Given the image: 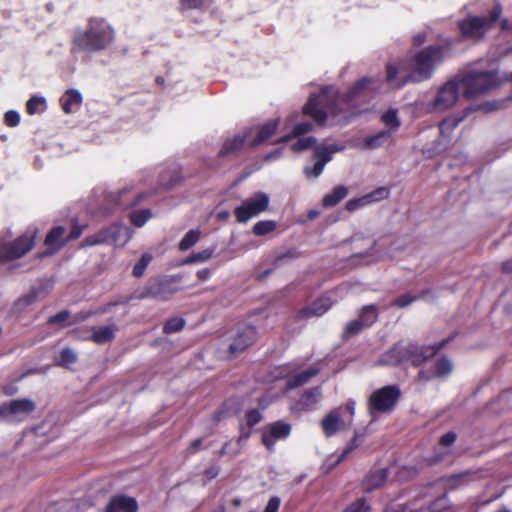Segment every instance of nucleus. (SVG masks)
<instances>
[{
    "instance_id": "1",
    "label": "nucleus",
    "mask_w": 512,
    "mask_h": 512,
    "mask_svg": "<svg viewBox=\"0 0 512 512\" xmlns=\"http://www.w3.org/2000/svg\"><path fill=\"white\" fill-rule=\"evenodd\" d=\"M443 58L440 47H428L417 53L411 63V67L389 64L387 66V81L394 88H400L408 81H421L427 79L434 68Z\"/></svg>"
},
{
    "instance_id": "2",
    "label": "nucleus",
    "mask_w": 512,
    "mask_h": 512,
    "mask_svg": "<svg viewBox=\"0 0 512 512\" xmlns=\"http://www.w3.org/2000/svg\"><path fill=\"white\" fill-rule=\"evenodd\" d=\"M114 39L112 27L100 18H91L85 31H78L72 41V51L93 52L106 48Z\"/></svg>"
},
{
    "instance_id": "3",
    "label": "nucleus",
    "mask_w": 512,
    "mask_h": 512,
    "mask_svg": "<svg viewBox=\"0 0 512 512\" xmlns=\"http://www.w3.org/2000/svg\"><path fill=\"white\" fill-rule=\"evenodd\" d=\"M502 81L497 71H470L459 82L460 89L467 98H475L499 87Z\"/></svg>"
},
{
    "instance_id": "4",
    "label": "nucleus",
    "mask_w": 512,
    "mask_h": 512,
    "mask_svg": "<svg viewBox=\"0 0 512 512\" xmlns=\"http://www.w3.org/2000/svg\"><path fill=\"white\" fill-rule=\"evenodd\" d=\"M344 100L343 96L336 97L334 89L327 88L322 90L320 94L311 96L303 107V112L311 116L317 123L322 124L327 113L333 116L337 114L336 106Z\"/></svg>"
},
{
    "instance_id": "5",
    "label": "nucleus",
    "mask_w": 512,
    "mask_h": 512,
    "mask_svg": "<svg viewBox=\"0 0 512 512\" xmlns=\"http://www.w3.org/2000/svg\"><path fill=\"white\" fill-rule=\"evenodd\" d=\"M270 197L265 192H256L244 199L234 210L235 218L240 223H246L250 219L268 210Z\"/></svg>"
},
{
    "instance_id": "6",
    "label": "nucleus",
    "mask_w": 512,
    "mask_h": 512,
    "mask_svg": "<svg viewBox=\"0 0 512 512\" xmlns=\"http://www.w3.org/2000/svg\"><path fill=\"white\" fill-rule=\"evenodd\" d=\"M400 394V389L395 385L384 386L374 391L369 398L370 413L390 412L395 407Z\"/></svg>"
},
{
    "instance_id": "7",
    "label": "nucleus",
    "mask_w": 512,
    "mask_h": 512,
    "mask_svg": "<svg viewBox=\"0 0 512 512\" xmlns=\"http://www.w3.org/2000/svg\"><path fill=\"white\" fill-rule=\"evenodd\" d=\"M37 234V229H31L26 231L10 245H4L0 252L1 257L5 259L22 257L34 247Z\"/></svg>"
},
{
    "instance_id": "8",
    "label": "nucleus",
    "mask_w": 512,
    "mask_h": 512,
    "mask_svg": "<svg viewBox=\"0 0 512 512\" xmlns=\"http://www.w3.org/2000/svg\"><path fill=\"white\" fill-rule=\"evenodd\" d=\"M500 14L501 8L496 7L492 11L490 20L479 17L469 18L460 23V29L463 35L470 38L479 39L488 29H490L491 24L498 20Z\"/></svg>"
},
{
    "instance_id": "9",
    "label": "nucleus",
    "mask_w": 512,
    "mask_h": 512,
    "mask_svg": "<svg viewBox=\"0 0 512 512\" xmlns=\"http://www.w3.org/2000/svg\"><path fill=\"white\" fill-rule=\"evenodd\" d=\"M291 432V425L283 421H275L262 428L261 438L264 446L272 450L277 441L285 439Z\"/></svg>"
},
{
    "instance_id": "10",
    "label": "nucleus",
    "mask_w": 512,
    "mask_h": 512,
    "mask_svg": "<svg viewBox=\"0 0 512 512\" xmlns=\"http://www.w3.org/2000/svg\"><path fill=\"white\" fill-rule=\"evenodd\" d=\"M460 85L449 82L445 84L438 92L434 102V109L436 111H445L454 106L458 100V91Z\"/></svg>"
},
{
    "instance_id": "11",
    "label": "nucleus",
    "mask_w": 512,
    "mask_h": 512,
    "mask_svg": "<svg viewBox=\"0 0 512 512\" xmlns=\"http://www.w3.org/2000/svg\"><path fill=\"white\" fill-rule=\"evenodd\" d=\"M257 338V331L253 326L243 328L233 339L229 346L231 354H236L248 348Z\"/></svg>"
},
{
    "instance_id": "12",
    "label": "nucleus",
    "mask_w": 512,
    "mask_h": 512,
    "mask_svg": "<svg viewBox=\"0 0 512 512\" xmlns=\"http://www.w3.org/2000/svg\"><path fill=\"white\" fill-rule=\"evenodd\" d=\"M279 121L277 119L269 121L262 126L249 130L251 135V141H249L250 147L261 144L262 142L269 139L277 130Z\"/></svg>"
},
{
    "instance_id": "13",
    "label": "nucleus",
    "mask_w": 512,
    "mask_h": 512,
    "mask_svg": "<svg viewBox=\"0 0 512 512\" xmlns=\"http://www.w3.org/2000/svg\"><path fill=\"white\" fill-rule=\"evenodd\" d=\"M138 503L135 498L125 495L113 497L106 506V512H137Z\"/></svg>"
},
{
    "instance_id": "14",
    "label": "nucleus",
    "mask_w": 512,
    "mask_h": 512,
    "mask_svg": "<svg viewBox=\"0 0 512 512\" xmlns=\"http://www.w3.org/2000/svg\"><path fill=\"white\" fill-rule=\"evenodd\" d=\"M443 344L431 346L424 349H419L413 345L408 347L409 359L413 365L422 364L427 358L432 357L442 347Z\"/></svg>"
},
{
    "instance_id": "15",
    "label": "nucleus",
    "mask_w": 512,
    "mask_h": 512,
    "mask_svg": "<svg viewBox=\"0 0 512 512\" xmlns=\"http://www.w3.org/2000/svg\"><path fill=\"white\" fill-rule=\"evenodd\" d=\"M321 426L326 436H332L344 427V422L335 410L322 419Z\"/></svg>"
},
{
    "instance_id": "16",
    "label": "nucleus",
    "mask_w": 512,
    "mask_h": 512,
    "mask_svg": "<svg viewBox=\"0 0 512 512\" xmlns=\"http://www.w3.org/2000/svg\"><path fill=\"white\" fill-rule=\"evenodd\" d=\"M35 409V403L30 399H17L4 405V411L12 415L29 414Z\"/></svg>"
},
{
    "instance_id": "17",
    "label": "nucleus",
    "mask_w": 512,
    "mask_h": 512,
    "mask_svg": "<svg viewBox=\"0 0 512 512\" xmlns=\"http://www.w3.org/2000/svg\"><path fill=\"white\" fill-rule=\"evenodd\" d=\"M332 306L329 299L323 298L315 301L311 306L306 307L300 311L302 318H308L313 316H321L326 313Z\"/></svg>"
},
{
    "instance_id": "18",
    "label": "nucleus",
    "mask_w": 512,
    "mask_h": 512,
    "mask_svg": "<svg viewBox=\"0 0 512 512\" xmlns=\"http://www.w3.org/2000/svg\"><path fill=\"white\" fill-rule=\"evenodd\" d=\"M65 229L61 226L55 227L47 234L45 238V245L51 249V253L59 250L64 244Z\"/></svg>"
},
{
    "instance_id": "19",
    "label": "nucleus",
    "mask_w": 512,
    "mask_h": 512,
    "mask_svg": "<svg viewBox=\"0 0 512 512\" xmlns=\"http://www.w3.org/2000/svg\"><path fill=\"white\" fill-rule=\"evenodd\" d=\"M115 326H100L92 329L90 339L96 344H104L115 338Z\"/></svg>"
},
{
    "instance_id": "20",
    "label": "nucleus",
    "mask_w": 512,
    "mask_h": 512,
    "mask_svg": "<svg viewBox=\"0 0 512 512\" xmlns=\"http://www.w3.org/2000/svg\"><path fill=\"white\" fill-rule=\"evenodd\" d=\"M82 103V96L79 91L68 90L61 98L62 109L65 113H71L74 108H78Z\"/></svg>"
},
{
    "instance_id": "21",
    "label": "nucleus",
    "mask_w": 512,
    "mask_h": 512,
    "mask_svg": "<svg viewBox=\"0 0 512 512\" xmlns=\"http://www.w3.org/2000/svg\"><path fill=\"white\" fill-rule=\"evenodd\" d=\"M251 139L249 131L245 132L243 135H238L233 139H229L225 142L222 152L224 154H228L240 150L244 146H250L249 141H251Z\"/></svg>"
},
{
    "instance_id": "22",
    "label": "nucleus",
    "mask_w": 512,
    "mask_h": 512,
    "mask_svg": "<svg viewBox=\"0 0 512 512\" xmlns=\"http://www.w3.org/2000/svg\"><path fill=\"white\" fill-rule=\"evenodd\" d=\"M388 473L386 469H378L367 476L364 485L365 490L371 492L381 487L387 480Z\"/></svg>"
},
{
    "instance_id": "23",
    "label": "nucleus",
    "mask_w": 512,
    "mask_h": 512,
    "mask_svg": "<svg viewBox=\"0 0 512 512\" xmlns=\"http://www.w3.org/2000/svg\"><path fill=\"white\" fill-rule=\"evenodd\" d=\"M319 373V369L315 367H311L297 375L290 377L287 380V386L289 388H296L308 383L313 377L317 376Z\"/></svg>"
},
{
    "instance_id": "24",
    "label": "nucleus",
    "mask_w": 512,
    "mask_h": 512,
    "mask_svg": "<svg viewBox=\"0 0 512 512\" xmlns=\"http://www.w3.org/2000/svg\"><path fill=\"white\" fill-rule=\"evenodd\" d=\"M321 397V389L319 387L312 388L307 390L297 403V408L299 410H304L315 405L319 398Z\"/></svg>"
},
{
    "instance_id": "25",
    "label": "nucleus",
    "mask_w": 512,
    "mask_h": 512,
    "mask_svg": "<svg viewBox=\"0 0 512 512\" xmlns=\"http://www.w3.org/2000/svg\"><path fill=\"white\" fill-rule=\"evenodd\" d=\"M348 194V190L345 186H336L330 193L326 194L323 198V206L332 207L337 205L342 199Z\"/></svg>"
},
{
    "instance_id": "26",
    "label": "nucleus",
    "mask_w": 512,
    "mask_h": 512,
    "mask_svg": "<svg viewBox=\"0 0 512 512\" xmlns=\"http://www.w3.org/2000/svg\"><path fill=\"white\" fill-rule=\"evenodd\" d=\"M200 237L201 232L199 229L188 231L179 242V249L181 251H187L199 241Z\"/></svg>"
},
{
    "instance_id": "27",
    "label": "nucleus",
    "mask_w": 512,
    "mask_h": 512,
    "mask_svg": "<svg viewBox=\"0 0 512 512\" xmlns=\"http://www.w3.org/2000/svg\"><path fill=\"white\" fill-rule=\"evenodd\" d=\"M378 318V310L375 305H367L361 309L360 321L365 326L372 325Z\"/></svg>"
},
{
    "instance_id": "28",
    "label": "nucleus",
    "mask_w": 512,
    "mask_h": 512,
    "mask_svg": "<svg viewBox=\"0 0 512 512\" xmlns=\"http://www.w3.org/2000/svg\"><path fill=\"white\" fill-rule=\"evenodd\" d=\"M277 228V223L274 220L258 221L253 226V233L257 236H263L273 232Z\"/></svg>"
},
{
    "instance_id": "29",
    "label": "nucleus",
    "mask_w": 512,
    "mask_h": 512,
    "mask_svg": "<svg viewBox=\"0 0 512 512\" xmlns=\"http://www.w3.org/2000/svg\"><path fill=\"white\" fill-rule=\"evenodd\" d=\"M340 150L341 148L337 146L317 147L315 150V157L318 160L325 161V163H327L331 160L332 155Z\"/></svg>"
},
{
    "instance_id": "30",
    "label": "nucleus",
    "mask_w": 512,
    "mask_h": 512,
    "mask_svg": "<svg viewBox=\"0 0 512 512\" xmlns=\"http://www.w3.org/2000/svg\"><path fill=\"white\" fill-rule=\"evenodd\" d=\"M152 216V212L149 209L134 211L130 218L131 222L137 226L142 227Z\"/></svg>"
},
{
    "instance_id": "31",
    "label": "nucleus",
    "mask_w": 512,
    "mask_h": 512,
    "mask_svg": "<svg viewBox=\"0 0 512 512\" xmlns=\"http://www.w3.org/2000/svg\"><path fill=\"white\" fill-rule=\"evenodd\" d=\"M312 129V125L309 124V123H301V124H297L294 129H293V133L292 134H287L285 136H283L282 138H280L278 142H288L290 141L293 137H296V136H299V135H302V134H305L307 132H309L310 130Z\"/></svg>"
},
{
    "instance_id": "32",
    "label": "nucleus",
    "mask_w": 512,
    "mask_h": 512,
    "mask_svg": "<svg viewBox=\"0 0 512 512\" xmlns=\"http://www.w3.org/2000/svg\"><path fill=\"white\" fill-rule=\"evenodd\" d=\"M76 361H77L76 352L70 348H65L60 353L58 365L67 367V366L75 363Z\"/></svg>"
},
{
    "instance_id": "33",
    "label": "nucleus",
    "mask_w": 512,
    "mask_h": 512,
    "mask_svg": "<svg viewBox=\"0 0 512 512\" xmlns=\"http://www.w3.org/2000/svg\"><path fill=\"white\" fill-rule=\"evenodd\" d=\"M45 106V99L42 97L34 96L30 98L26 104L27 113L33 115L42 110Z\"/></svg>"
},
{
    "instance_id": "34",
    "label": "nucleus",
    "mask_w": 512,
    "mask_h": 512,
    "mask_svg": "<svg viewBox=\"0 0 512 512\" xmlns=\"http://www.w3.org/2000/svg\"><path fill=\"white\" fill-rule=\"evenodd\" d=\"M214 250L213 249H204L200 252L194 253L190 255L186 260V264L191 263H198V262H205L209 260L213 255Z\"/></svg>"
},
{
    "instance_id": "35",
    "label": "nucleus",
    "mask_w": 512,
    "mask_h": 512,
    "mask_svg": "<svg viewBox=\"0 0 512 512\" xmlns=\"http://www.w3.org/2000/svg\"><path fill=\"white\" fill-rule=\"evenodd\" d=\"M185 326V320L182 318H174L167 321L164 325V332L166 334H171L175 332L181 331Z\"/></svg>"
},
{
    "instance_id": "36",
    "label": "nucleus",
    "mask_w": 512,
    "mask_h": 512,
    "mask_svg": "<svg viewBox=\"0 0 512 512\" xmlns=\"http://www.w3.org/2000/svg\"><path fill=\"white\" fill-rule=\"evenodd\" d=\"M151 260H152V256L150 254H148V253L143 254L141 259L139 260V262L136 263L135 266L133 267V275L135 277H141L144 274V272Z\"/></svg>"
},
{
    "instance_id": "37",
    "label": "nucleus",
    "mask_w": 512,
    "mask_h": 512,
    "mask_svg": "<svg viewBox=\"0 0 512 512\" xmlns=\"http://www.w3.org/2000/svg\"><path fill=\"white\" fill-rule=\"evenodd\" d=\"M452 371V364L449 359L441 358L435 364V375L445 376Z\"/></svg>"
},
{
    "instance_id": "38",
    "label": "nucleus",
    "mask_w": 512,
    "mask_h": 512,
    "mask_svg": "<svg viewBox=\"0 0 512 512\" xmlns=\"http://www.w3.org/2000/svg\"><path fill=\"white\" fill-rule=\"evenodd\" d=\"M389 137V133L380 132L374 136H371L365 140V146L367 148L373 149L380 146L387 138Z\"/></svg>"
},
{
    "instance_id": "39",
    "label": "nucleus",
    "mask_w": 512,
    "mask_h": 512,
    "mask_svg": "<svg viewBox=\"0 0 512 512\" xmlns=\"http://www.w3.org/2000/svg\"><path fill=\"white\" fill-rule=\"evenodd\" d=\"M370 506L361 498L350 504L343 512H369Z\"/></svg>"
},
{
    "instance_id": "40",
    "label": "nucleus",
    "mask_w": 512,
    "mask_h": 512,
    "mask_svg": "<svg viewBox=\"0 0 512 512\" xmlns=\"http://www.w3.org/2000/svg\"><path fill=\"white\" fill-rule=\"evenodd\" d=\"M388 195H389L388 189L382 187V188H378L375 191L365 195V197L367 198V201L370 204L372 202L383 200V199L387 198Z\"/></svg>"
},
{
    "instance_id": "41",
    "label": "nucleus",
    "mask_w": 512,
    "mask_h": 512,
    "mask_svg": "<svg viewBox=\"0 0 512 512\" xmlns=\"http://www.w3.org/2000/svg\"><path fill=\"white\" fill-rule=\"evenodd\" d=\"M382 121L392 128H397L400 125L397 118V113L394 110L387 111L385 114H383Z\"/></svg>"
},
{
    "instance_id": "42",
    "label": "nucleus",
    "mask_w": 512,
    "mask_h": 512,
    "mask_svg": "<svg viewBox=\"0 0 512 512\" xmlns=\"http://www.w3.org/2000/svg\"><path fill=\"white\" fill-rule=\"evenodd\" d=\"M325 161L317 160L312 168H305L304 172L307 177H318L325 167Z\"/></svg>"
},
{
    "instance_id": "43",
    "label": "nucleus",
    "mask_w": 512,
    "mask_h": 512,
    "mask_svg": "<svg viewBox=\"0 0 512 512\" xmlns=\"http://www.w3.org/2000/svg\"><path fill=\"white\" fill-rule=\"evenodd\" d=\"M365 325L360 320H353L347 323L345 336L355 335L362 330Z\"/></svg>"
},
{
    "instance_id": "44",
    "label": "nucleus",
    "mask_w": 512,
    "mask_h": 512,
    "mask_svg": "<svg viewBox=\"0 0 512 512\" xmlns=\"http://www.w3.org/2000/svg\"><path fill=\"white\" fill-rule=\"evenodd\" d=\"M262 420V414L257 409H252L246 413V422L250 427L255 426Z\"/></svg>"
},
{
    "instance_id": "45",
    "label": "nucleus",
    "mask_w": 512,
    "mask_h": 512,
    "mask_svg": "<svg viewBox=\"0 0 512 512\" xmlns=\"http://www.w3.org/2000/svg\"><path fill=\"white\" fill-rule=\"evenodd\" d=\"M315 142L316 140L312 137L300 139L295 144L292 145V150L296 152L303 151L311 147L312 144H314Z\"/></svg>"
},
{
    "instance_id": "46",
    "label": "nucleus",
    "mask_w": 512,
    "mask_h": 512,
    "mask_svg": "<svg viewBox=\"0 0 512 512\" xmlns=\"http://www.w3.org/2000/svg\"><path fill=\"white\" fill-rule=\"evenodd\" d=\"M4 120L6 125L10 127H15L20 122V115L18 112L10 110L5 113Z\"/></svg>"
},
{
    "instance_id": "47",
    "label": "nucleus",
    "mask_w": 512,
    "mask_h": 512,
    "mask_svg": "<svg viewBox=\"0 0 512 512\" xmlns=\"http://www.w3.org/2000/svg\"><path fill=\"white\" fill-rule=\"evenodd\" d=\"M416 297L414 296H411V295H402V296H399L398 298H396L392 305L393 306H396L398 308H404L408 305H410L413 301H415Z\"/></svg>"
},
{
    "instance_id": "48",
    "label": "nucleus",
    "mask_w": 512,
    "mask_h": 512,
    "mask_svg": "<svg viewBox=\"0 0 512 512\" xmlns=\"http://www.w3.org/2000/svg\"><path fill=\"white\" fill-rule=\"evenodd\" d=\"M369 204L368 201H367V198L365 197V195L361 198H358V199H351L347 202L346 204V208L349 210V211H354L356 210L357 208L359 207H362L364 205H367Z\"/></svg>"
},
{
    "instance_id": "49",
    "label": "nucleus",
    "mask_w": 512,
    "mask_h": 512,
    "mask_svg": "<svg viewBox=\"0 0 512 512\" xmlns=\"http://www.w3.org/2000/svg\"><path fill=\"white\" fill-rule=\"evenodd\" d=\"M357 440L354 438L349 445L343 450V452L337 457L336 461L334 462L333 466L337 465L341 461H343L347 455L357 447Z\"/></svg>"
},
{
    "instance_id": "50",
    "label": "nucleus",
    "mask_w": 512,
    "mask_h": 512,
    "mask_svg": "<svg viewBox=\"0 0 512 512\" xmlns=\"http://www.w3.org/2000/svg\"><path fill=\"white\" fill-rule=\"evenodd\" d=\"M370 84H373L372 80H370L368 78L361 79L353 87L352 95H356V94L360 93Z\"/></svg>"
},
{
    "instance_id": "51",
    "label": "nucleus",
    "mask_w": 512,
    "mask_h": 512,
    "mask_svg": "<svg viewBox=\"0 0 512 512\" xmlns=\"http://www.w3.org/2000/svg\"><path fill=\"white\" fill-rule=\"evenodd\" d=\"M280 506V499L278 497H272L269 499L265 512H278Z\"/></svg>"
},
{
    "instance_id": "52",
    "label": "nucleus",
    "mask_w": 512,
    "mask_h": 512,
    "mask_svg": "<svg viewBox=\"0 0 512 512\" xmlns=\"http://www.w3.org/2000/svg\"><path fill=\"white\" fill-rule=\"evenodd\" d=\"M456 437L454 432H448L440 438V444L443 446H451L455 442Z\"/></svg>"
},
{
    "instance_id": "53",
    "label": "nucleus",
    "mask_w": 512,
    "mask_h": 512,
    "mask_svg": "<svg viewBox=\"0 0 512 512\" xmlns=\"http://www.w3.org/2000/svg\"><path fill=\"white\" fill-rule=\"evenodd\" d=\"M68 317H69L68 311H61V312L51 316L49 318L48 322L51 324L61 323V322L65 321Z\"/></svg>"
},
{
    "instance_id": "54",
    "label": "nucleus",
    "mask_w": 512,
    "mask_h": 512,
    "mask_svg": "<svg viewBox=\"0 0 512 512\" xmlns=\"http://www.w3.org/2000/svg\"><path fill=\"white\" fill-rule=\"evenodd\" d=\"M210 0H182V5L185 8H197L202 6L205 2H209Z\"/></svg>"
},
{
    "instance_id": "55",
    "label": "nucleus",
    "mask_w": 512,
    "mask_h": 512,
    "mask_svg": "<svg viewBox=\"0 0 512 512\" xmlns=\"http://www.w3.org/2000/svg\"><path fill=\"white\" fill-rule=\"evenodd\" d=\"M81 234H82V228H81V227H79V226H75V227L72 229V231H71L70 235L68 236V239H69V240L77 239V238H79V237H80V235H81Z\"/></svg>"
},
{
    "instance_id": "56",
    "label": "nucleus",
    "mask_w": 512,
    "mask_h": 512,
    "mask_svg": "<svg viewBox=\"0 0 512 512\" xmlns=\"http://www.w3.org/2000/svg\"><path fill=\"white\" fill-rule=\"evenodd\" d=\"M210 275L211 272L209 269H202L197 272L198 278L201 279L202 281L207 280L210 277Z\"/></svg>"
},
{
    "instance_id": "57",
    "label": "nucleus",
    "mask_w": 512,
    "mask_h": 512,
    "mask_svg": "<svg viewBox=\"0 0 512 512\" xmlns=\"http://www.w3.org/2000/svg\"><path fill=\"white\" fill-rule=\"evenodd\" d=\"M201 444H202L201 439H195L194 441H192L190 448H189L190 452L194 453L195 451H197L200 448Z\"/></svg>"
},
{
    "instance_id": "58",
    "label": "nucleus",
    "mask_w": 512,
    "mask_h": 512,
    "mask_svg": "<svg viewBox=\"0 0 512 512\" xmlns=\"http://www.w3.org/2000/svg\"><path fill=\"white\" fill-rule=\"evenodd\" d=\"M502 270L507 273L512 272V259H509V260H506L505 262H503Z\"/></svg>"
},
{
    "instance_id": "59",
    "label": "nucleus",
    "mask_w": 512,
    "mask_h": 512,
    "mask_svg": "<svg viewBox=\"0 0 512 512\" xmlns=\"http://www.w3.org/2000/svg\"><path fill=\"white\" fill-rule=\"evenodd\" d=\"M161 286L163 288V291L164 292L168 291L169 294H172L177 291L176 288H170L169 281H165V282L161 283Z\"/></svg>"
},
{
    "instance_id": "60",
    "label": "nucleus",
    "mask_w": 512,
    "mask_h": 512,
    "mask_svg": "<svg viewBox=\"0 0 512 512\" xmlns=\"http://www.w3.org/2000/svg\"><path fill=\"white\" fill-rule=\"evenodd\" d=\"M224 415H225L224 411L219 410L214 413L213 418L216 422H218L224 418Z\"/></svg>"
},
{
    "instance_id": "61",
    "label": "nucleus",
    "mask_w": 512,
    "mask_h": 512,
    "mask_svg": "<svg viewBox=\"0 0 512 512\" xmlns=\"http://www.w3.org/2000/svg\"><path fill=\"white\" fill-rule=\"evenodd\" d=\"M414 41L418 44H423L425 42V35L424 34H418Z\"/></svg>"
},
{
    "instance_id": "62",
    "label": "nucleus",
    "mask_w": 512,
    "mask_h": 512,
    "mask_svg": "<svg viewBox=\"0 0 512 512\" xmlns=\"http://www.w3.org/2000/svg\"><path fill=\"white\" fill-rule=\"evenodd\" d=\"M348 411L351 413V414H354V410H355V402L354 401H349L346 405Z\"/></svg>"
},
{
    "instance_id": "63",
    "label": "nucleus",
    "mask_w": 512,
    "mask_h": 512,
    "mask_svg": "<svg viewBox=\"0 0 512 512\" xmlns=\"http://www.w3.org/2000/svg\"><path fill=\"white\" fill-rule=\"evenodd\" d=\"M383 512H403L400 507H387Z\"/></svg>"
},
{
    "instance_id": "64",
    "label": "nucleus",
    "mask_w": 512,
    "mask_h": 512,
    "mask_svg": "<svg viewBox=\"0 0 512 512\" xmlns=\"http://www.w3.org/2000/svg\"><path fill=\"white\" fill-rule=\"evenodd\" d=\"M318 215H319V212H318V211H316V210H313V211H310V212H309L308 217H309L310 219H314V218L318 217Z\"/></svg>"
}]
</instances>
